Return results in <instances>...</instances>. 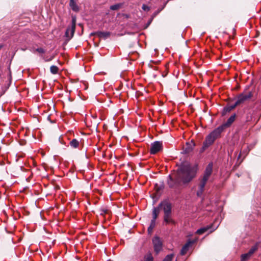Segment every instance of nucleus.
I'll list each match as a JSON object with an SVG mask.
<instances>
[{"mask_svg": "<svg viewBox=\"0 0 261 261\" xmlns=\"http://www.w3.org/2000/svg\"><path fill=\"white\" fill-rule=\"evenodd\" d=\"M75 29V25L74 22H73V24L70 27H68L67 28L65 32V36L68 38V40L70 39L73 37Z\"/></svg>", "mask_w": 261, "mask_h": 261, "instance_id": "10", "label": "nucleus"}, {"mask_svg": "<svg viewBox=\"0 0 261 261\" xmlns=\"http://www.w3.org/2000/svg\"><path fill=\"white\" fill-rule=\"evenodd\" d=\"M73 22H74L75 23V20L74 19H72V25L73 24Z\"/></svg>", "mask_w": 261, "mask_h": 261, "instance_id": "30", "label": "nucleus"}, {"mask_svg": "<svg viewBox=\"0 0 261 261\" xmlns=\"http://www.w3.org/2000/svg\"><path fill=\"white\" fill-rule=\"evenodd\" d=\"M195 242V240H189L182 247V249L180 251V254L182 255H185L187 251H188L189 247L194 243Z\"/></svg>", "mask_w": 261, "mask_h": 261, "instance_id": "11", "label": "nucleus"}, {"mask_svg": "<svg viewBox=\"0 0 261 261\" xmlns=\"http://www.w3.org/2000/svg\"><path fill=\"white\" fill-rule=\"evenodd\" d=\"M50 71L52 74H56L58 73L59 68L57 66L52 65L50 67Z\"/></svg>", "mask_w": 261, "mask_h": 261, "instance_id": "20", "label": "nucleus"}, {"mask_svg": "<svg viewBox=\"0 0 261 261\" xmlns=\"http://www.w3.org/2000/svg\"><path fill=\"white\" fill-rule=\"evenodd\" d=\"M252 96V93L249 92L247 93H242L239 94L237 97V100L236 101V105H240L241 103L250 99Z\"/></svg>", "mask_w": 261, "mask_h": 261, "instance_id": "5", "label": "nucleus"}, {"mask_svg": "<svg viewBox=\"0 0 261 261\" xmlns=\"http://www.w3.org/2000/svg\"><path fill=\"white\" fill-rule=\"evenodd\" d=\"M151 227H154L155 226V220H151L150 225Z\"/></svg>", "mask_w": 261, "mask_h": 261, "instance_id": "27", "label": "nucleus"}, {"mask_svg": "<svg viewBox=\"0 0 261 261\" xmlns=\"http://www.w3.org/2000/svg\"><path fill=\"white\" fill-rule=\"evenodd\" d=\"M3 46L2 45H0V49L2 48Z\"/></svg>", "mask_w": 261, "mask_h": 261, "instance_id": "32", "label": "nucleus"}, {"mask_svg": "<svg viewBox=\"0 0 261 261\" xmlns=\"http://www.w3.org/2000/svg\"><path fill=\"white\" fill-rule=\"evenodd\" d=\"M154 227H151V226H149L148 228V232L149 233H151L152 232L153 229Z\"/></svg>", "mask_w": 261, "mask_h": 261, "instance_id": "29", "label": "nucleus"}, {"mask_svg": "<svg viewBox=\"0 0 261 261\" xmlns=\"http://www.w3.org/2000/svg\"><path fill=\"white\" fill-rule=\"evenodd\" d=\"M36 51H37L39 54H44L45 53V50L42 48H38L35 50Z\"/></svg>", "mask_w": 261, "mask_h": 261, "instance_id": "25", "label": "nucleus"}, {"mask_svg": "<svg viewBox=\"0 0 261 261\" xmlns=\"http://www.w3.org/2000/svg\"><path fill=\"white\" fill-rule=\"evenodd\" d=\"M194 144L193 142L191 143H187L186 145L183 148V151L185 153H188L193 150Z\"/></svg>", "mask_w": 261, "mask_h": 261, "instance_id": "13", "label": "nucleus"}, {"mask_svg": "<svg viewBox=\"0 0 261 261\" xmlns=\"http://www.w3.org/2000/svg\"><path fill=\"white\" fill-rule=\"evenodd\" d=\"M162 143L160 141H155L151 144L150 152L154 154L158 152L162 148Z\"/></svg>", "mask_w": 261, "mask_h": 261, "instance_id": "7", "label": "nucleus"}, {"mask_svg": "<svg viewBox=\"0 0 261 261\" xmlns=\"http://www.w3.org/2000/svg\"><path fill=\"white\" fill-rule=\"evenodd\" d=\"M80 145V142L76 139L71 140L69 142V145L73 148H77Z\"/></svg>", "mask_w": 261, "mask_h": 261, "instance_id": "17", "label": "nucleus"}, {"mask_svg": "<svg viewBox=\"0 0 261 261\" xmlns=\"http://www.w3.org/2000/svg\"><path fill=\"white\" fill-rule=\"evenodd\" d=\"M236 117V114H233L227 120L225 123H224L218 127V128H220L222 129V132L224 130V129L226 127H228L230 126V125L233 123Z\"/></svg>", "mask_w": 261, "mask_h": 261, "instance_id": "9", "label": "nucleus"}, {"mask_svg": "<svg viewBox=\"0 0 261 261\" xmlns=\"http://www.w3.org/2000/svg\"><path fill=\"white\" fill-rule=\"evenodd\" d=\"M181 182L180 181L179 178H178L177 175H176L175 179H173V177L171 176H169V179L168 180V185L169 187L171 188H174L178 187Z\"/></svg>", "mask_w": 261, "mask_h": 261, "instance_id": "8", "label": "nucleus"}, {"mask_svg": "<svg viewBox=\"0 0 261 261\" xmlns=\"http://www.w3.org/2000/svg\"><path fill=\"white\" fill-rule=\"evenodd\" d=\"M154 227H151V226H149L148 228V232L149 233H151L152 232L153 229Z\"/></svg>", "mask_w": 261, "mask_h": 261, "instance_id": "28", "label": "nucleus"}, {"mask_svg": "<svg viewBox=\"0 0 261 261\" xmlns=\"http://www.w3.org/2000/svg\"><path fill=\"white\" fill-rule=\"evenodd\" d=\"M197 170L189 164H184L178 169L177 175L181 183L190 182L196 176Z\"/></svg>", "mask_w": 261, "mask_h": 261, "instance_id": "1", "label": "nucleus"}, {"mask_svg": "<svg viewBox=\"0 0 261 261\" xmlns=\"http://www.w3.org/2000/svg\"><path fill=\"white\" fill-rule=\"evenodd\" d=\"M154 250L156 253H158L162 249V242L158 237H154L152 239Z\"/></svg>", "mask_w": 261, "mask_h": 261, "instance_id": "6", "label": "nucleus"}, {"mask_svg": "<svg viewBox=\"0 0 261 261\" xmlns=\"http://www.w3.org/2000/svg\"><path fill=\"white\" fill-rule=\"evenodd\" d=\"M160 206L164 213V222L166 225L169 224H174L175 221L172 217V205L168 200H164L160 203Z\"/></svg>", "mask_w": 261, "mask_h": 261, "instance_id": "3", "label": "nucleus"}, {"mask_svg": "<svg viewBox=\"0 0 261 261\" xmlns=\"http://www.w3.org/2000/svg\"><path fill=\"white\" fill-rule=\"evenodd\" d=\"M145 261H153V258L152 254L150 253H147L145 256Z\"/></svg>", "mask_w": 261, "mask_h": 261, "instance_id": "21", "label": "nucleus"}, {"mask_svg": "<svg viewBox=\"0 0 261 261\" xmlns=\"http://www.w3.org/2000/svg\"><path fill=\"white\" fill-rule=\"evenodd\" d=\"M213 167V163H210L205 169L203 176L200 179L198 189L197 191V195L199 197L201 196L204 192L205 185L212 173Z\"/></svg>", "mask_w": 261, "mask_h": 261, "instance_id": "2", "label": "nucleus"}, {"mask_svg": "<svg viewBox=\"0 0 261 261\" xmlns=\"http://www.w3.org/2000/svg\"><path fill=\"white\" fill-rule=\"evenodd\" d=\"M93 34L96 35L100 38L106 39L110 36L111 33L109 32L97 31L94 33Z\"/></svg>", "mask_w": 261, "mask_h": 261, "instance_id": "12", "label": "nucleus"}, {"mask_svg": "<svg viewBox=\"0 0 261 261\" xmlns=\"http://www.w3.org/2000/svg\"><path fill=\"white\" fill-rule=\"evenodd\" d=\"M258 243L253 246L249 250L248 253L251 256L257 249H258Z\"/></svg>", "mask_w": 261, "mask_h": 261, "instance_id": "19", "label": "nucleus"}, {"mask_svg": "<svg viewBox=\"0 0 261 261\" xmlns=\"http://www.w3.org/2000/svg\"><path fill=\"white\" fill-rule=\"evenodd\" d=\"M69 6L72 11L74 12H78L80 10L79 7L76 4L75 0H70Z\"/></svg>", "mask_w": 261, "mask_h": 261, "instance_id": "15", "label": "nucleus"}, {"mask_svg": "<svg viewBox=\"0 0 261 261\" xmlns=\"http://www.w3.org/2000/svg\"><path fill=\"white\" fill-rule=\"evenodd\" d=\"M142 9L145 11H148L149 10V8L147 5L143 4L142 7Z\"/></svg>", "mask_w": 261, "mask_h": 261, "instance_id": "26", "label": "nucleus"}, {"mask_svg": "<svg viewBox=\"0 0 261 261\" xmlns=\"http://www.w3.org/2000/svg\"><path fill=\"white\" fill-rule=\"evenodd\" d=\"M104 213H107V210L104 211Z\"/></svg>", "mask_w": 261, "mask_h": 261, "instance_id": "31", "label": "nucleus"}, {"mask_svg": "<svg viewBox=\"0 0 261 261\" xmlns=\"http://www.w3.org/2000/svg\"><path fill=\"white\" fill-rule=\"evenodd\" d=\"M160 209H161V207L160 206V205H159L158 207H154V208L153 210V212H152V220H156V219L159 214Z\"/></svg>", "mask_w": 261, "mask_h": 261, "instance_id": "16", "label": "nucleus"}, {"mask_svg": "<svg viewBox=\"0 0 261 261\" xmlns=\"http://www.w3.org/2000/svg\"><path fill=\"white\" fill-rule=\"evenodd\" d=\"M211 228V226H207L206 227H202L199 229H198L196 233L198 234H202L205 232L207 230H208L209 229Z\"/></svg>", "mask_w": 261, "mask_h": 261, "instance_id": "18", "label": "nucleus"}, {"mask_svg": "<svg viewBox=\"0 0 261 261\" xmlns=\"http://www.w3.org/2000/svg\"><path fill=\"white\" fill-rule=\"evenodd\" d=\"M222 129L220 128L217 127L207 135L205 138V141L203 142L202 151H204L212 145L215 141L220 137Z\"/></svg>", "mask_w": 261, "mask_h": 261, "instance_id": "4", "label": "nucleus"}, {"mask_svg": "<svg viewBox=\"0 0 261 261\" xmlns=\"http://www.w3.org/2000/svg\"><path fill=\"white\" fill-rule=\"evenodd\" d=\"M251 256L248 253H245L241 255V261H246L248 260Z\"/></svg>", "mask_w": 261, "mask_h": 261, "instance_id": "22", "label": "nucleus"}, {"mask_svg": "<svg viewBox=\"0 0 261 261\" xmlns=\"http://www.w3.org/2000/svg\"><path fill=\"white\" fill-rule=\"evenodd\" d=\"M173 256L174 255L171 254H169V255H167L165 258H164V259L163 260V261H172V258L173 257Z\"/></svg>", "mask_w": 261, "mask_h": 261, "instance_id": "24", "label": "nucleus"}, {"mask_svg": "<svg viewBox=\"0 0 261 261\" xmlns=\"http://www.w3.org/2000/svg\"><path fill=\"white\" fill-rule=\"evenodd\" d=\"M122 4H117L114 5H112L110 7V9L112 10H118L121 7Z\"/></svg>", "mask_w": 261, "mask_h": 261, "instance_id": "23", "label": "nucleus"}, {"mask_svg": "<svg viewBox=\"0 0 261 261\" xmlns=\"http://www.w3.org/2000/svg\"><path fill=\"white\" fill-rule=\"evenodd\" d=\"M238 105H236V103L232 105L227 106L223 108L222 112V115H225L226 113L230 112L231 110L234 109Z\"/></svg>", "mask_w": 261, "mask_h": 261, "instance_id": "14", "label": "nucleus"}]
</instances>
